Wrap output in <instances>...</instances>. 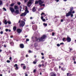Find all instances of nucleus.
Here are the masks:
<instances>
[{"label": "nucleus", "mask_w": 76, "mask_h": 76, "mask_svg": "<svg viewBox=\"0 0 76 76\" xmlns=\"http://www.w3.org/2000/svg\"><path fill=\"white\" fill-rule=\"evenodd\" d=\"M34 41L36 42H42L43 41L44 39H45L46 38V36L45 35H43L42 37H41L38 38L37 37H35Z\"/></svg>", "instance_id": "1"}, {"label": "nucleus", "mask_w": 76, "mask_h": 76, "mask_svg": "<svg viewBox=\"0 0 76 76\" xmlns=\"http://www.w3.org/2000/svg\"><path fill=\"white\" fill-rule=\"evenodd\" d=\"M69 10L68 13H66V17H68V16H70V17L72 18L73 16V14H74L75 13V11H73V7L70 8Z\"/></svg>", "instance_id": "2"}, {"label": "nucleus", "mask_w": 76, "mask_h": 76, "mask_svg": "<svg viewBox=\"0 0 76 76\" xmlns=\"http://www.w3.org/2000/svg\"><path fill=\"white\" fill-rule=\"evenodd\" d=\"M32 4V0H29L28 2L27 6L28 7H30Z\"/></svg>", "instance_id": "3"}, {"label": "nucleus", "mask_w": 76, "mask_h": 76, "mask_svg": "<svg viewBox=\"0 0 76 76\" xmlns=\"http://www.w3.org/2000/svg\"><path fill=\"white\" fill-rule=\"evenodd\" d=\"M71 38L70 37H69V36H67V37L66 38V41L68 42H71Z\"/></svg>", "instance_id": "4"}, {"label": "nucleus", "mask_w": 76, "mask_h": 76, "mask_svg": "<svg viewBox=\"0 0 76 76\" xmlns=\"http://www.w3.org/2000/svg\"><path fill=\"white\" fill-rule=\"evenodd\" d=\"M22 30L20 28H18L17 30V32L18 34H20L22 32Z\"/></svg>", "instance_id": "5"}, {"label": "nucleus", "mask_w": 76, "mask_h": 76, "mask_svg": "<svg viewBox=\"0 0 76 76\" xmlns=\"http://www.w3.org/2000/svg\"><path fill=\"white\" fill-rule=\"evenodd\" d=\"M25 23L24 21H21V23L20 25V27H23L25 25Z\"/></svg>", "instance_id": "6"}, {"label": "nucleus", "mask_w": 76, "mask_h": 76, "mask_svg": "<svg viewBox=\"0 0 76 76\" xmlns=\"http://www.w3.org/2000/svg\"><path fill=\"white\" fill-rule=\"evenodd\" d=\"M32 28L34 30V31H36L37 29V27L36 25H34L32 26Z\"/></svg>", "instance_id": "7"}, {"label": "nucleus", "mask_w": 76, "mask_h": 76, "mask_svg": "<svg viewBox=\"0 0 76 76\" xmlns=\"http://www.w3.org/2000/svg\"><path fill=\"white\" fill-rule=\"evenodd\" d=\"M10 10L11 11L12 13H14L15 12V10L12 7H10Z\"/></svg>", "instance_id": "8"}, {"label": "nucleus", "mask_w": 76, "mask_h": 76, "mask_svg": "<svg viewBox=\"0 0 76 76\" xmlns=\"http://www.w3.org/2000/svg\"><path fill=\"white\" fill-rule=\"evenodd\" d=\"M14 67H15V69L16 70H18L19 69V67H18V66L17 64H15Z\"/></svg>", "instance_id": "9"}, {"label": "nucleus", "mask_w": 76, "mask_h": 76, "mask_svg": "<svg viewBox=\"0 0 76 76\" xmlns=\"http://www.w3.org/2000/svg\"><path fill=\"white\" fill-rule=\"evenodd\" d=\"M50 76H56V74L54 72H52L50 73Z\"/></svg>", "instance_id": "10"}, {"label": "nucleus", "mask_w": 76, "mask_h": 76, "mask_svg": "<svg viewBox=\"0 0 76 76\" xmlns=\"http://www.w3.org/2000/svg\"><path fill=\"white\" fill-rule=\"evenodd\" d=\"M10 43L11 45H14V43L13 41L12 40H10Z\"/></svg>", "instance_id": "11"}, {"label": "nucleus", "mask_w": 76, "mask_h": 76, "mask_svg": "<svg viewBox=\"0 0 76 76\" xmlns=\"http://www.w3.org/2000/svg\"><path fill=\"white\" fill-rule=\"evenodd\" d=\"M20 48H24V45L23 44H20Z\"/></svg>", "instance_id": "12"}, {"label": "nucleus", "mask_w": 76, "mask_h": 76, "mask_svg": "<svg viewBox=\"0 0 76 76\" xmlns=\"http://www.w3.org/2000/svg\"><path fill=\"white\" fill-rule=\"evenodd\" d=\"M26 15V12H24L23 13L20 15V16H25Z\"/></svg>", "instance_id": "13"}, {"label": "nucleus", "mask_w": 76, "mask_h": 76, "mask_svg": "<svg viewBox=\"0 0 76 76\" xmlns=\"http://www.w3.org/2000/svg\"><path fill=\"white\" fill-rule=\"evenodd\" d=\"M26 10H25V12H26V14H27V13H29V11L28 10V8L27 7H26L25 8Z\"/></svg>", "instance_id": "14"}, {"label": "nucleus", "mask_w": 76, "mask_h": 76, "mask_svg": "<svg viewBox=\"0 0 76 76\" xmlns=\"http://www.w3.org/2000/svg\"><path fill=\"white\" fill-rule=\"evenodd\" d=\"M42 3H43V2L41 0H39V5L42 4Z\"/></svg>", "instance_id": "15"}, {"label": "nucleus", "mask_w": 76, "mask_h": 76, "mask_svg": "<svg viewBox=\"0 0 76 76\" xmlns=\"http://www.w3.org/2000/svg\"><path fill=\"white\" fill-rule=\"evenodd\" d=\"M13 31H16V29H17V27L16 26H14L13 27Z\"/></svg>", "instance_id": "16"}, {"label": "nucleus", "mask_w": 76, "mask_h": 76, "mask_svg": "<svg viewBox=\"0 0 76 76\" xmlns=\"http://www.w3.org/2000/svg\"><path fill=\"white\" fill-rule=\"evenodd\" d=\"M37 61H38V60H37V58H36L34 61H33V63L34 64H36V63H37Z\"/></svg>", "instance_id": "17"}, {"label": "nucleus", "mask_w": 76, "mask_h": 76, "mask_svg": "<svg viewBox=\"0 0 76 76\" xmlns=\"http://www.w3.org/2000/svg\"><path fill=\"white\" fill-rule=\"evenodd\" d=\"M32 11L33 12H36V9H35V7H34L32 9Z\"/></svg>", "instance_id": "18"}, {"label": "nucleus", "mask_w": 76, "mask_h": 76, "mask_svg": "<svg viewBox=\"0 0 76 76\" xmlns=\"http://www.w3.org/2000/svg\"><path fill=\"white\" fill-rule=\"evenodd\" d=\"M14 12L15 13H16L17 14H19V10H16Z\"/></svg>", "instance_id": "19"}, {"label": "nucleus", "mask_w": 76, "mask_h": 76, "mask_svg": "<svg viewBox=\"0 0 76 76\" xmlns=\"http://www.w3.org/2000/svg\"><path fill=\"white\" fill-rule=\"evenodd\" d=\"M66 68H65L64 67H62L61 68V70H62V71H64L66 70Z\"/></svg>", "instance_id": "20"}, {"label": "nucleus", "mask_w": 76, "mask_h": 76, "mask_svg": "<svg viewBox=\"0 0 76 76\" xmlns=\"http://www.w3.org/2000/svg\"><path fill=\"white\" fill-rule=\"evenodd\" d=\"M62 41H64V42H66V39L64 37L62 39Z\"/></svg>", "instance_id": "21"}, {"label": "nucleus", "mask_w": 76, "mask_h": 76, "mask_svg": "<svg viewBox=\"0 0 76 76\" xmlns=\"http://www.w3.org/2000/svg\"><path fill=\"white\" fill-rule=\"evenodd\" d=\"M66 75L67 76H72V74H70V73H67L66 74Z\"/></svg>", "instance_id": "22"}, {"label": "nucleus", "mask_w": 76, "mask_h": 76, "mask_svg": "<svg viewBox=\"0 0 76 76\" xmlns=\"http://www.w3.org/2000/svg\"><path fill=\"white\" fill-rule=\"evenodd\" d=\"M14 9L15 10H17L18 9V6H14Z\"/></svg>", "instance_id": "23"}, {"label": "nucleus", "mask_w": 76, "mask_h": 76, "mask_svg": "<svg viewBox=\"0 0 76 76\" xmlns=\"http://www.w3.org/2000/svg\"><path fill=\"white\" fill-rule=\"evenodd\" d=\"M4 23L5 25H7V24L8 22H7V20H5L4 21Z\"/></svg>", "instance_id": "24"}, {"label": "nucleus", "mask_w": 76, "mask_h": 76, "mask_svg": "<svg viewBox=\"0 0 76 76\" xmlns=\"http://www.w3.org/2000/svg\"><path fill=\"white\" fill-rule=\"evenodd\" d=\"M3 4V2L1 0H0V6L2 5Z\"/></svg>", "instance_id": "25"}, {"label": "nucleus", "mask_w": 76, "mask_h": 76, "mask_svg": "<svg viewBox=\"0 0 76 76\" xmlns=\"http://www.w3.org/2000/svg\"><path fill=\"white\" fill-rule=\"evenodd\" d=\"M39 3V1H35V4H38Z\"/></svg>", "instance_id": "26"}, {"label": "nucleus", "mask_w": 76, "mask_h": 76, "mask_svg": "<svg viewBox=\"0 0 76 76\" xmlns=\"http://www.w3.org/2000/svg\"><path fill=\"white\" fill-rule=\"evenodd\" d=\"M43 25L44 26H47V24L43 23Z\"/></svg>", "instance_id": "27"}, {"label": "nucleus", "mask_w": 76, "mask_h": 76, "mask_svg": "<svg viewBox=\"0 0 76 76\" xmlns=\"http://www.w3.org/2000/svg\"><path fill=\"white\" fill-rule=\"evenodd\" d=\"M54 69L56 72H57V71H58V69H57V68L55 67Z\"/></svg>", "instance_id": "28"}, {"label": "nucleus", "mask_w": 76, "mask_h": 76, "mask_svg": "<svg viewBox=\"0 0 76 76\" xmlns=\"http://www.w3.org/2000/svg\"><path fill=\"white\" fill-rule=\"evenodd\" d=\"M34 47H35V48H36V47H37V46H38V45H37V43L34 44Z\"/></svg>", "instance_id": "29"}, {"label": "nucleus", "mask_w": 76, "mask_h": 76, "mask_svg": "<svg viewBox=\"0 0 76 76\" xmlns=\"http://www.w3.org/2000/svg\"><path fill=\"white\" fill-rule=\"evenodd\" d=\"M14 4H14L12 3L10 4V6H11V7H13V6H14Z\"/></svg>", "instance_id": "30"}, {"label": "nucleus", "mask_w": 76, "mask_h": 76, "mask_svg": "<svg viewBox=\"0 0 76 76\" xmlns=\"http://www.w3.org/2000/svg\"><path fill=\"white\" fill-rule=\"evenodd\" d=\"M52 31H53V29H50L48 30V32H52Z\"/></svg>", "instance_id": "31"}, {"label": "nucleus", "mask_w": 76, "mask_h": 76, "mask_svg": "<svg viewBox=\"0 0 76 76\" xmlns=\"http://www.w3.org/2000/svg\"><path fill=\"white\" fill-rule=\"evenodd\" d=\"M7 22H8L9 25H10L11 24V22L10 21H8Z\"/></svg>", "instance_id": "32"}, {"label": "nucleus", "mask_w": 76, "mask_h": 76, "mask_svg": "<svg viewBox=\"0 0 76 76\" xmlns=\"http://www.w3.org/2000/svg\"><path fill=\"white\" fill-rule=\"evenodd\" d=\"M41 64H39L38 65V67H39V68H40V67H41Z\"/></svg>", "instance_id": "33"}, {"label": "nucleus", "mask_w": 76, "mask_h": 76, "mask_svg": "<svg viewBox=\"0 0 76 76\" xmlns=\"http://www.w3.org/2000/svg\"><path fill=\"white\" fill-rule=\"evenodd\" d=\"M54 35H55V33L54 32H53L52 34V36H54Z\"/></svg>", "instance_id": "34"}, {"label": "nucleus", "mask_w": 76, "mask_h": 76, "mask_svg": "<svg viewBox=\"0 0 76 76\" xmlns=\"http://www.w3.org/2000/svg\"><path fill=\"white\" fill-rule=\"evenodd\" d=\"M69 49L70 51H72V50H73V49L70 48H69Z\"/></svg>", "instance_id": "35"}, {"label": "nucleus", "mask_w": 76, "mask_h": 76, "mask_svg": "<svg viewBox=\"0 0 76 76\" xmlns=\"http://www.w3.org/2000/svg\"><path fill=\"white\" fill-rule=\"evenodd\" d=\"M42 20L43 22H45V21H46V20H45V19H43Z\"/></svg>", "instance_id": "36"}, {"label": "nucleus", "mask_w": 76, "mask_h": 76, "mask_svg": "<svg viewBox=\"0 0 76 76\" xmlns=\"http://www.w3.org/2000/svg\"><path fill=\"white\" fill-rule=\"evenodd\" d=\"M72 60H74V61H75V57H74L72 58Z\"/></svg>", "instance_id": "37"}, {"label": "nucleus", "mask_w": 76, "mask_h": 76, "mask_svg": "<svg viewBox=\"0 0 76 76\" xmlns=\"http://www.w3.org/2000/svg\"><path fill=\"white\" fill-rule=\"evenodd\" d=\"M7 63H9L10 62V60H7Z\"/></svg>", "instance_id": "38"}, {"label": "nucleus", "mask_w": 76, "mask_h": 76, "mask_svg": "<svg viewBox=\"0 0 76 76\" xmlns=\"http://www.w3.org/2000/svg\"><path fill=\"white\" fill-rule=\"evenodd\" d=\"M36 72V69H34L33 70V73H35Z\"/></svg>", "instance_id": "39"}, {"label": "nucleus", "mask_w": 76, "mask_h": 76, "mask_svg": "<svg viewBox=\"0 0 76 76\" xmlns=\"http://www.w3.org/2000/svg\"><path fill=\"white\" fill-rule=\"evenodd\" d=\"M26 69V66H23V69Z\"/></svg>", "instance_id": "40"}, {"label": "nucleus", "mask_w": 76, "mask_h": 76, "mask_svg": "<svg viewBox=\"0 0 76 76\" xmlns=\"http://www.w3.org/2000/svg\"><path fill=\"white\" fill-rule=\"evenodd\" d=\"M3 10H4V11H6V8H5L4 7L3 8Z\"/></svg>", "instance_id": "41"}, {"label": "nucleus", "mask_w": 76, "mask_h": 76, "mask_svg": "<svg viewBox=\"0 0 76 76\" xmlns=\"http://www.w3.org/2000/svg\"><path fill=\"white\" fill-rule=\"evenodd\" d=\"M29 41V40L28 39H26V42H28V41Z\"/></svg>", "instance_id": "42"}, {"label": "nucleus", "mask_w": 76, "mask_h": 76, "mask_svg": "<svg viewBox=\"0 0 76 76\" xmlns=\"http://www.w3.org/2000/svg\"><path fill=\"white\" fill-rule=\"evenodd\" d=\"M57 47H60V44H57Z\"/></svg>", "instance_id": "43"}, {"label": "nucleus", "mask_w": 76, "mask_h": 76, "mask_svg": "<svg viewBox=\"0 0 76 76\" xmlns=\"http://www.w3.org/2000/svg\"><path fill=\"white\" fill-rule=\"evenodd\" d=\"M35 23H34L33 22H32L31 23V24L32 25H34V24H35Z\"/></svg>", "instance_id": "44"}, {"label": "nucleus", "mask_w": 76, "mask_h": 76, "mask_svg": "<svg viewBox=\"0 0 76 76\" xmlns=\"http://www.w3.org/2000/svg\"><path fill=\"white\" fill-rule=\"evenodd\" d=\"M43 15H45V14L44 12H42V14H41V16Z\"/></svg>", "instance_id": "45"}, {"label": "nucleus", "mask_w": 76, "mask_h": 76, "mask_svg": "<svg viewBox=\"0 0 76 76\" xmlns=\"http://www.w3.org/2000/svg\"><path fill=\"white\" fill-rule=\"evenodd\" d=\"M60 45H64V43L63 42H62L60 43Z\"/></svg>", "instance_id": "46"}, {"label": "nucleus", "mask_w": 76, "mask_h": 76, "mask_svg": "<svg viewBox=\"0 0 76 76\" xmlns=\"http://www.w3.org/2000/svg\"><path fill=\"white\" fill-rule=\"evenodd\" d=\"M9 31V29H5V31H6V32H8V31Z\"/></svg>", "instance_id": "47"}, {"label": "nucleus", "mask_w": 76, "mask_h": 76, "mask_svg": "<svg viewBox=\"0 0 76 76\" xmlns=\"http://www.w3.org/2000/svg\"><path fill=\"white\" fill-rule=\"evenodd\" d=\"M17 4H18V5H20V2H18L17 3Z\"/></svg>", "instance_id": "48"}, {"label": "nucleus", "mask_w": 76, "mask_h": 76, "mask_svg": "<svg viewBox=\"0 0 76 76\" xmlns=\"http://www.w3.org/2000/svg\"><path fill=\"white\" fill-rule=\"evenodd\" d=\"M0 34H3V31H1L0 32Z\"/></svg>", "instance_id": "49"}, {"label": "nucleus", "mask_w": 76, "mask_h": 76, "mask_svg": "<svg viewBox=\"0 0 76 76\" xmlns=\"http://www.w3.org/2000/svg\"><path fill=\"white\" fill-rule=\"evenodd\" d=\"M28 53H32V52H31V50H29L28 51Z\"/></svg>", "instance_id": "50"}, {"label": "nucleus", "mask_w": 76, "mask_h": 76, "mask_svg": "<svg viewBox=\"0 0 76 76\" xmlns=\"http://www.w3.org/2000/svg\"><path fill=\"white\" fill-rule=\"evenodd\" d=\"M24 74L25 76H28V74L26 73H25Z\"/></svg>", "instance_id": "51"}, {"label": "nucleus", "mask_w": 76, "mask_h": 76, "mask_svg": "<svg viewBox=\"0 0 76 76\" xmlns=\"http://www.w3.org/2000/svg\"><path fill=\"white\" fill-rule=\"evenodd\" d=\"M64 21V20L63 19H61V22H63Z\"/></svg>", "instance_id": "52"}, {"label": "nucleus", "mask_w": 76, "mask_h": 76, "mask_svg": "<svg viewBox=\"0 0 76 76\" xmlns=\"http://www.w3.org/2000/svg\"><path fill=\"white\" fill-rule=\"evenodd\" d=\"M43 18V16H42L41 17V19H42H42H44Z\"/></svg>", "instance_id": "53"}, {"label": "nucleus", "mask_w": 76, "mask_h": 76, "mask_svg": "<svg viewBox=\"0 0 76 76\" xmlns=\"http://www.w3.org/2000/svg\"><path fill=\"white\" fill-rule=\"evenodd\" d=\"M27 1H28V0H24V2L26 3V2H27Z\"/></svg>", "instance_id": "54"}, {"label": "nucleus", "mask_w": 76, "mask_h": 76, "mask_svg": "<svg viewBox=\"0 0 76 76\" xmlns=\"http://www.w3.org/2000/svg\"><path fill=\"white\" fill-rule=\"evenodd\" d=\"M12 57H10L9 59H10V60H12Z\"/></svg>", "instance_id": "55"}, {"label": "nucleus", "mask_w": 76, "mask_h": 76, "mask_svg": "<svg viewBox=\"0 0 76 76\" xmlns=\"http://www.w3.org/2000/svg\"><path fill=\"white\" fill-rule=\"evenodd\" d=\"M42 59H44V56H42Z\"/></svg>", "instance_id": "56"}, {"label": "nucleus", "mask_w": 76, "mask_h": 76, "mask_svg": "<svg viewBox=\"0 0 76 76\" xmlns=\"http://www.w3.org/2000/svg\"><path fill=\"white\" fill-rule=\"evenodd\" d=\"M26 57H28V55H26Z\"/></svg>", "instance_id": "57"}, {"label": "nucleus", "mask_w": 76, "mask_h": 76, "mask_svg": "<svg viewBox=\"0 0 76 76\" xmlns=\"http://www.w3.org/2000/svg\"><path fill=\"white\" fill-rule=\"evenodd\" d=\"M10 38H13V36L12 35H11V36H10Z\"/></svg>", "instance_id": "58"}, {"label": "nucleus", "mask_w": 76, "mask_h": 76, "mask_svg": "<svg viewBox=\"0 0 76 76\" xmlns=\"http://www.w3.org/2000/svg\"><path fill=\"white\" fill-rule=\"evenodd\" d=\"M41 54L42 56H44V53H41Z\"/></svg>", "instance_id": "59"}, {"label": "nucleus", "mask_w": 76, "mask_h": 76, "mask_svg": "<svg viewBox=\"0 0 76 76\" xmlns=\"http://www.w3.org/2000/svg\"><path fill=\"white\" fill-rule=\"evenodd\" d=\"M4 47L5 48L6 47V45H4Z\"/></svg>", "instance_id": "60"}, {"label": "nucleus", "mask_w": 76, "mask_h": 76, "mask_svg": "<svg viewBox=\"0 0 76 76\" xmlns=\"http://www.w3.org/2000/svg\"><path fill=\"white\" fill-rule=\"evenodd\" d=\"M63 63H62L61 64V65H63Z\"/></svg>", "instance_id": "61"}, {"label": "nucleus", "mask_w": 76, "mask_h": 76, "mask_svg": "<svg viewBox=\"0 0 76 76\" xmlns=\"http://www.w3.org/2000/svg\"><path fill=\"white\" fill-rule=\"evenodd\" d=\"M20 20L18 21V23H20Z\"/></svg>", "instance_id": "62"}, {"label": "nucleus", "mask_w": 76, "mask_h": 76, "mask_svg": "<svg viewBox=\"0 0 76 76\" xmlns=\"http://www.w3.org/2000/svg\"><path fill=\"white\" fill-rule=\"evenodd\" d=\"M74 64H76V62L75 61L74 62Z\"/></svg>", "instance_id": "63"}, {"label": "nucleus", "mask_w": 76, "mask_h": 76, "mask_svg": "<svg viewBox=\"0 0 76 76\" xmlns=\"http://www.w3.org/2000/svg\"><path fill=\"white\" fill-rule=\"evenodd\" d=\"M0 76H3V75L1 74H0Z\"/></svg>", "instance_id": "64"}]
</instances>
